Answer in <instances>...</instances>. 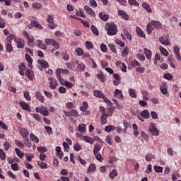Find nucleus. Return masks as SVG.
Instances as JSON below:
<instances>
[{
  "instance_id": "nucleus-1",
  "label": "nucleus",
  "mask_w": 181,
  "mask_h": 181,
  "mask_svg": "<svg viewBox=\"0 0 181 181\" xmlns=\"http://www.w3.org/2000/svg\"><path fill=\"white\" fill-rule=\"evenodd\" d=\"M105 29L109 36H115L118 33V27L114 23H106Z\"/></svg>"
},
{
  "instance_id": "nucleus-2",
  "label": "nucleus",
  "mask_w": 181,
  "mask_h": 181,
  "mask_svg": "<svg viewBox=\"0 0 181 181\" xmlns=\"http://www.w3.org/2000/svg\"><path fill=\"white\" fill-rule=\"evenodd\" d=\"M149 131L153 136H159V130L156 128L154 123L150 124Z\"/></svg>"
},
{
  "instance_id": "nucleus-3",
  "label": "nucleus",
  "mask_w": 181,
  "mask_h": 181,
  "mask_svg": "<svg viewBox=\"0 0 181 181\" xmlns=\"http://www.w3.org/2000/svg\"><path fill=\"white\" fill-rule=\"evenodd\" d=\"M18 131L23 138L26 139L29 136V132L28 131V129L18 127Z\"/></svg>"
},
{
  "instance_id": "nucleus-4",
  "label": "nucleus",
  "mask_w": 181,
  "mask_h": 181,
  "mask_svg": "<svg viewBox=\"0 0 181 181\" xmlns=\"http://www.w3.org/2000/svg\"><path fill=\"white\" fill-rule=\"evenodd\" d=\"M15 43H16L18 49H23L25 47V40L21 38H15Z\"/></svg>"
},
{
  "instance_id": "nucleus-5",
  "label": "nucleus",
  "mask_w": 181,
  "mask_h": 181,
  "mask_svg": "<svg viewBox=\"0 0 181 181\" xmlns=\"http://www.w3.org/2000/svg\"><path fill=\"white\" fill-rule=\"evenodd\" d=\"M113 77L115 79L113 81L114 86H118L121 83V77L118 73L113 74Z\"/></svg>"
},
{
  "instance_id": "nucleus-6",
  "label": "nucleus",
  "mask_w": 181,
  "mask_h": 181,
  "mask_svg": "<svg viewBox=\"0 0 181 181\" xmlns=\"http://www.w3.org/2000/svg\"><path fill=\"white\" fill-rule=\"evenodd\" d=\"M114 95L116 98H119V100H124V94H122V90L119 89H115Z\"/></svg>"
},
{
  "instance_id": "nucleus-7",
  "label": "nucleus",
  "mask_w": 181,
  "mask_h": 181,
  "mask_svg": "<svg viewBox=\"0 0 181 181\" xmlns=\"http://www.w3.org/2000/svg\"><path fill=\"white\" fill-rule=\"evenodd\" d=\"M84 11L88 13V15H90V16H93V18H95V13L88 6H85L83 7Z\"/></svg>"
},
{
  "instance_id": "nucleus-8",
  "label": "nucleus",
  "mask_w": 181,
  "mask_h": 181,
  "mask_svg": "<svg viewBox=\"0 0 181 181\" xmlns=\"http://www.w3.org/2000/svg\"><path fill=\"white\" fill-rule=\"evenodd\" d=\"M25 76H27L29 80H33L35 78V72L29 69H27Z\"/></svg>"
},
{
  "instance_id": "nucleus-9",
  "label": "nucleus",
  "mask_w": 181,
  "mask_h": 181,
  "mask_svg": "<svg viewBox=\"0 0 181 181\" xmlns=\"http://www.w3.org/2000/svg\"><path fill=\"white\" fill-rule=\"evenodd\" d=\"M174 54L178 62H181L180 49L178 47H174Z\"/></svg>"
},
{
  "instance_id": "nucleus-10",
  "label": "nucleus",
  "mask_w": 181,
  "mask_h": 181,
  "mask_svg": "<svg viewBox=\"0 0 181 181\" xmlns=\"http://www.w3.org/2000/svg\"><path fill=\"white\" fill-rule=\"evenodd\" d=\"M150 23H151L156 29H162V23L160 21L153 20Z\"/></svg>"
},
{
  "instance_id": "nucleus-11",
  "label": "nucleus",
  "mask_w": 181,
  "mask_h": 181,
  "mask_svg": "<svg viewBox=\"0 0 181 181\" xmlns=\"http://www.w3.org/2000/svg\"><path fill=\"white\" fill-rule=\"evenodd\" d=\"M19 104L21 107L23 108V110L30 112V106H29V104L26 103L24 101L19 102Z\"/></svg>"
},
{
  "instance_id": "nucleus-12",
  "label": "nucleus",
  "mask_w": 181,
  "mask_h": 181,
  "mask_svg": "<svg viewBox=\"0 0 181 181\" xmlns=\"http://www.w3.org/2000/svg\"><path fill=\"white\" fill-rule=\"evenodd\" d=\"M37 63L38 64H40V66H42L43 69H47V67H49V63L47 62H46V60L45 59H38L37 61Z\"/></svg>"
},
{
  "instance_id": "nucleus-13",
  "label": "nucleus",
  "mask_w": 181,
  "mask_h": 181,
  "mask_svg": "<svg viewBox=\"0 0 181 181\" xmlns=\"http://www.w3.org/2000/svg\"><path fill=\"white\" fill-rule=\"evenodd\" d=\"M136 35L137 36H139V37H142L143 39H145L146 35H145V33H144V30H142V29H141V28L139 27H136Z\"/></svg>"
},
{
  "instance_id": "nucleus-14",
  "label": "nucleus",
  "mask_w": 181,
  "mask_h": 181,
  "mask_svg": "<svg viewBox=\"0 0 181 181\" xmlns=\"http://www.w3.org/2000/svg\"><path fill=\"white\" fill-rule=\"evenodd\" d=\"M144 54L148 60H152V51L147 48H144Z\"/></svg>"
},
{
  "instance_id": "nucleus-15",
  "label": "nucleus",
  "mask_w": 181,
  "mask_h": 181,
  "mask_svg": "<svg viewBox=\"0 0 181 181\" xmlns=\"http://www.w3.org/2000/svg\"><path fill=\"white\" fill-rule=\"evenodd\" d=\"M118 15L119 16H122L124 21H128L129 19V16H128V14H127V13L122 10L118 11Z\"/></svg>"
},
{
  "instance_id": "nucleus-16",
  "label": "nucleus",
  "mask_w": 181,
  "mask_h": 181,
  "mask_svg": "<svg viewBox=\"0 0 181 181\" xmlns=\"http://www.w3.org/2000/svg\"><path fill=\"white\" fill-rule=\"evenodd\" d=\"M99 18L101 19V21H103L104 22H107L108 19H110V16L108 14H105L104 12L99 13Z\"/></svg>"
},
{
  "instance_id": "nucleus-17",
  "label": "nucleus",
  "mask_w": 181,
  "mask_h": 181,
  "mask_svg": "<svg viewBox=\"0 0 181 181\" xmlns=\"http://www.w3.org/2000/svg\"><path fill=\"white\" fill-rule=\"evenodd\" d=\"M159 42L162 44L164 45V46H169L170 45L169 43V41L168 40V38L165 37H161L159 38Z\"/></svg>"
},
{
  "instance_id": "nucleus-18",
  "label": "nucleus",
  "mask_w": 181,
  "mask_h": 181,
  "mask_svg": "<svg viewBox=\"0 0 181 181\" xmlns=\"http://www.w3.org/2000/svg\"><path fill=\"white\" fill-rule=\"evenodd\" d=\"M37 46L39 47V49H42V50H46V45L43 44V41L38 40H37Z\"/></svg>"
},
{
  "instance_id": "nucleus-19",
  "label": "nucleus",
  "mask_w": 181,
  "mask_h": 181,
  "mask_svg": "<svg viewBox=\"0 0 181 181\" xmlns=\"http://www.w3.org/2000/svg\"><path fill=\"white\" fill-rule=\"evenodd\" d=\"M140 115L146 119H148V118H149V111L146 109L141 112Z\"/></svg>"
},
{
  "instance_id": "nucleus-20",
  "label": "nucleus",
  "mask_w": 181,
  "mask_h": 181,
  "mask_svg": "<svg viewBox=\"0 0 181 181\" xmlns=\"http://www.w3.org/2000/svg\"><path fill=\"white\" fill-rule=\"evenodd\" d=\"M93 95L95 97H98V98H103L105 95L103 93V92L100 90H94Z\"/></svg>"
},
{
  "instance_id": "nucleus-21",
  "label": "nucleus",
  "mask_w": 181,
  "mask_h": 181,
  "mask_svg": "<svg viewBox=\"0 0 181 181\" xmlns=\"http://www.w3.org/2000/svg\"><path fill=\"white\" fill-rule=\"evenodd\" d=\"M159 49H160V52L161 54H163V56H165V57H168L169 56V52L163 47L160 46Z\"/></svg>"
},
{
  "instance_id": "nucleus-22",
  "label": "nucleus",
  "mask_w": 181,
  "mask_h": 181,
  "mask_svg": "<svg viewBox=\"0 0 181 181\" xmlns=\"http://www.w3.org/2000/svg\"><path fill=\"white\" fill-rule=\"evenodd\" d=\"M49 87L51 90H56L57 88V80L51 81L49 82Z\"/></svg>"
},
{
  "instance_id": "nucleus-23",
  "label": "nucleus",
  "mask_w": 181,
  "mask_h": 181,
  "mask_svg": "<svg viewBox=\"0 0 181 181\" xmlns=\"http://www.w3.org/2000/svg\"><path fill=\"white\" fill-rule=\"evenodd\" d=\"M142 7L146 11V12H148L151 13L152 12V8H151V6L148 3H143Z\"/></svg>"
},
{
  "instance_id": "nucleus-24",
  "label": "nucleus",
  "mask_w": 181,
  "mask_h": 181,
  "mask_svg": "<svg viewBox=\"0 0 181 181\" xmlns=\"http://www.w3.org/2000/svg\"><path fill=\"white\" fill-rule=\"evenodd\" d=\"M88 108V103H87V101H83V105L80 107L81 111H82L83 112H86Z\"/></svg>"
},
{
  "instance_id": "nucleus-25",
  "label": "nucleus",
  "mask_w": 181,
  "mask_h": 181,
  "mask_svg": "<svg viewBox=\"0 0 181 181\" xmlns=\"http://www.w3.org/2000/svg\"><path fill=\"white\" fill-rule=\"evenodd\" d=\"M109 116L110 115L108 113H106V114L102 115V117H101L102 125H105V124H107V119Z\"/></svg>"
},
{
  "instance_id": "nucleus-26",
  "label": "nucleus",
  "mask_w": 181,
  "mask_h": 181,
  "mask_svg": "<svg viewBox=\"0 0 181 181\" xmlns=\"http://www.w3.org/2000/svg\"><path fill=\"white\" fill-rule=\"evenodd\" d=\"M160 90L164 95L168 94V86L163 85L160 86Z\"/></svg>"
},
{
  "instance_id": "nucleus-27",
  "label": "nucleus",
  "mask_w": 181,
  "mask_h": 181,
  "mask_svg": "<svg viewBox=\"0 0 181 181\" xmlns=\"http://www.w3.org/2000/svg\"><path fill=\"white\" fill-rule=\"evenodd\" d=\"M97 77L98 78L100 79V81H102V83L105 82V75H104L103 71H100V73L97 74Z\"/></svg>"
},
{
  "instance_id": "nucleus-28",
  "label": "nucleus",
  "mask_w": 181,
  "mask_h": 181,
  "mask_svg": "<svg viewBox=\"0 0 181 181\" xmlns=\"http://www.w3.org/2000/svg\"><path fill=\"white\" fill-rule=\"evenodd\" d=\"M83 139L88 144H90V145H93V144H94V139H93V138L91 137H89L88 136H84Z\"/></svg>"
},
{
  "instance_id": "nucleus-29",
  "label": "nucleus",
  "mask_w": 181,
  "mask_h": 181,
  "mask_svg": "<svg viewBox=\"0 0 181 181\" xmlns=\"http://www.w3.org/2000/svg\"><path fill=\"white\" fill-rule=\"evenodd\" d=\"M156 158V156H155V155H153L152 153L146 154V160H147V162H151L152 159H155Z\"/></svg>"
},
{
  "instance_id": "nucleus-30",
  "label": "nucleus",
  "mask_w": 181,
  "mask_h": 181,
  "mask_svg": "<svg viewBox=\"0 0 181 181\" xmlns=\"http://www.w3.org/2000/svg\"><path fill=\"white\" fill-rule=\"evenodd\" d=\"M151 23H148L147 26H146V32L148 35H151L152 33V30H153V27H152Z\"/></svg>"
},
{
  "instance_id": "nucleus-31",
  "label": "nucleus",
  "mask_w": 181,
  "mask_h": 181,
  "mask_svg": "<svg viewBox=\"0 0 181 181\" xmlns=\"http://www.w3.org/2000/svg\"><path fill=\"white\" fill-rule=\"evenodd\" d=\"M90 29H91L93 35H95V36H98V35H100V33L98 32V30H97V27H95V25H92L90 26Z\"/></svg>"
},
{
  "instance_id": "nucleus-32",
  "label": "nucleus",
  "mask_w": 181,
  "mask_h": 181,
  "mask_svg": "<svg viewBox=\"0 0 181 181\" xmlns=\"http://www.w3.org/2000/svg\"><path fill=\"white\" fill-rule=\"evenodd\" d=\"M31 25L34 26V28H37L38 29H42L43 27L39 23V22L35 21H31Z\"/></svg>"
},
{
  "instance_id": "nucleus-33",
  "label": "nucleus",
  "mask_w": 181,
  "mask_h": 181,
  "mask_svg": "<svg viewBox=\"0 0 181 181\" xmlns=\"http://www.w3.org/2000/svg\"><path fill=\"white\" fill-rule=\"evenodd\" d=\"M129 94L132 98H136V92L135 89L130 88L129 91Z\"/></svg>"
},
{
  "instance_id": "nucleus-34",
  "label": "nucleus",
  "mask_w": 181,
  "mask_h": 181,
  "mask_svg": "<svg viewBox=\"0 0 181 181\" xmlns=\"http://www.w3.org/2000/svg\"><path fill=\"white\" fill-rule=\"evenodd\" d=\"M101 151V146L98 144L94 145L93 153H98Z\"/></svg>"
},
{
  "instance_id": "nucleus-35",
  "label": "nucleus",
  "mask_w": 181,
  "mask_h": 181,
  "mask_svg": "<svg viewBox=\"0 0 181 181\" xmlns=\"http://www.w3.org/2000/svg\"><path fill=\"white\" fill-rule=\"evenodd\" d=\"M30 138L31 141H33V142H35V144H39V138L35 136V134H33V133L30 134Z\"/></svg>"
},
{
  "instance_id": "nucleus-36",
  "label": "nucleus",
  "mask_w": 181,
  "mask_h": 181,
  "mask_svg": "<svg viewBox=\"0 0 181 181\" xmlns=\"http://www.w3.org/2000/svg\"><path fill=\"white\" fill-rule=\"evenodd\" d=\"M27 39L28 40V46H30V47H35V45H33V42H35V38L33 37H28Z\"/></svg>"
},
{
  "instance_id": "nucleus-37",
  "label": "nucleus",
  "mask_w": 181,
  "mask_h": 181,
  "mask_svg": "<svg viewBox=\"0 0 181 181\" xmlns=\"http://www.w3.org/2000/svg\"><path fill=\"white\" fill-rule=\"evenodd\" d=\"M118 175V172H117V170L113 169L112 172L110 173L109 177L110 179H114L115 176Z\"/></svg>"
},
{
  "instance_id": "nucleus-38",
  "label": "nucleus",
  "mask_w": 181,
  "mask_h": 181,
  "mask_svg": "<svg viewBox=\"0 0 181 181\" xmlns=\"http://www.w3.org/2000/svg\"><path fill=\"white\" fill-rule=\"evenodd\" d=\"M15 152H16L17 156H18V158H20V159H22V158H23L24 154H23V153H22V151H20L19 148H16Z\"/></svg>"
},
{
  "instance_id": "nucleus-39",
  "label": "nucleus",
  "mask_w": 181,
  "mask_h": 181,
  "mask_svg": "<svg viewBox=\"0 0 181 181\" xmlns=\"http://www.w3.org/2000/svg\"><path fill=\"white\" fill-rule=\"evenodd\" d=\"M105 132H110V131H115V126H105Z\"/></svg>"
},
{
  "instance_id": "nucleus-40",
  "label": "nucleus",
  "mask_w": 181,
  "mask_h": 181,
  "mask_svg": "<svg viewBox=\"0 0 181 181\" xmlns=\"http://www.w3.org/2000/svg\"><path fill=\"white\" fill-rule=\"evenodd\" d=\"M6 50L8 53H11V52L13 50V47H12V44H10V43L6 44Z\"/></svg>"
},
{
  "instance_id": "nucleus-41",
  "label": "nucleus",
  "mask_w": 181,
  "mask_h": 181,
  "mask_svg": "<svg viewBox=\"0 0 181 181\" xmlns=\"http://www.w3.org/2000/svg\"><path fill=\"white\" fill-rule=\"evenodd\" d=\"M95 169H97L96 167H95V164L91 163L89 165V167L87 170V172H95Z\"/></svg>"
},
{
  "instance_id": "nucleus-42",
  "label": "nucleus",
  "mask_w": 181,
  "mask_h": 181,
  "mask_svg": "<svg viewBox=\"0 0 181 181\" xmlns=\"http://www.w3.org/2000/svg\"><path fill=\"white\" fill-rule=\"evenodd\" d=\"M78 129L79 132H86V124H79L78 127Z\"/></svg>"
},
{
  "instance_id": "nucleus-43",
  "label": "nucleus",
  "mask_w": 181,
  "mask_h": 181,
  "mask_svg": "<svg viewBox=\"0 0 181 181\" xmlns=\"http://www.w3.org/2000/svg\"><path fill=\"white\" fill-rule=\"evenodd\" d=\"M85 45H86V49H88V50H90V49H93L94 47L93 42H91L90 41H86Z\"/></svg>"
},
{
  "instance_id": "nucleus-44",
  "label": "nucleus",
  "mask_w": 181,
  "mask_h": 181,
  "mask_svg": "<svg viewBox=\"0 0 181 181\" xmlns=\"http://www.w3.org/2000/svg\"><path fill=\"white\" fill-rule=\"evenodd\" d=\"M131 66L132 67H141V64L139 62L134 60L131 62Z\"/></svg>"
},
{
  "instance_id": "nucleus-45",
  "label": "nucleus",
  "mask_w": 181,
  "mask_h": 181,
  "mask_svg": "<svg viewBox=\"0 0 181 181\" xmlns=\"http://www.w3.org/2000/svg\"><path fill=\"white\" fill-rule=\"evenodd\" d=\"M15 40V39H16V37H15V35L13 34H11L8 37H7L6 40H7V43H10L12 44V40Z\"/></svg>"
},
{
  "instance_id": "nucleus-46",
  "label": "nucleus",
  "mask_w": 181,
  "mask_h": 181,
  "mask_svg": "<svg viewBox=\"0 0 181 181\" xmlns=\"http://www.w3.org/2000/svg\"><path fill=\"white\" fill-rule=\"evenodd\" d=\"M95 159H97V160H98L99 162H103V156H101V153H93Z\"/></svg>"
},
{
  "instance_id": "nucleus-47",
  "label": "nucleus",
  "mask_w": 181,
  "mask_h": 181,
  "mask_svg": "<svg viewBox=\"0 0 181 181\" xmlns=\"http://www.w3.org/2000/svg\"><path fill=\"white\" fill-rule=\"evenodd\" d=\"M37 165L40 166V168H41V169H47V163L43 161H41L40 163L38 162Z\"/></svg>"
},
{
  "instance_id": "nucleus-48",
  "label": "nucleus",
  "mask_w": 181,
  "mask_h": 181,
  "mask_svg": "<svg viewBox=\"0 0 181 181\" xmlns=\"http://www.w3.org/2000/svg\"><path fill=\"white\" fill-rule=\"evenodd\" d=\"M154 170L157 173H162L163 172V168L160 166L155 165Z\"/></svg>"
},
{
  "instance_id": "nucleus-49",
  "label": "nucleus",
  "mask_w": 181,
  "mask_h": 181,
  "mask_svg": "<svg viewBox=\"0 0 181 181\" xmlns=\"http://www.w3.org/2000/svg\"><path fill=\"white\" fill-rule=\"evenodd\" d=\"M76 160H78V162H80V163H81L83 165H87V161H86V160L83 159L80 156H78L76 157Z\"/></svg>"
},
{
  "instance_id": "nucleus-50",
  "label": "nucleus",
  "mask_w": 181,
  "mask_h": 181,
  "mask_svg": "<svg viewBox=\"0 0 181 181\" xmlns=\"http://www.w3.org/2000/svg\"><path fill=\"white\" fill-rule=\"evenodd\" d=\"M54 42V39H49V38L45 39V43L48 46H53Z\"/></svg>"
},
{
  "instance_id": "nucleus-51",
  "label": "nucleus",
  "mask_w": 181,
  "mask_h": 181,
  "mask_svg": "<svg viewBox=\"0 0 181 181\" xmlns=\"http://www.w3.org/2000/svg\"><path fill=\"white\" fill-rule=\"evenodd\" d=\"M24 98H25L27 101H30L32 100V98L29 95V92L28 90L24 91Z\"/></svg>"
},
{
  "instance_id": "nucleus-52",
  "label": "nucleus",
  "mask_w": 181,
  "mask_h": 181,
  "mask_svg": "<svg viewBox=\"0 0 181 181\" xmlns=\"http://www.w3.org/2000/svg\"><path fill=\"white\" fill-rule=\"evenodd\" d=\"M0 159L1 160H5L6 159V155L5 154V151L4 150L0 149Z\"/></svg>"
},
{
  "instance_id": "nucleus-53",
  "label": "nucleus",
  "mask_w": 181,
  "mask_h": 181,
  "mask_svg": "<svg viewBox=\"0 0 181 181\" xmlns=\"http://www.w3.org/2000/svg\"><path fill=\"white\" fill-rule=\"evenodd\" d=\"M41 114L44 115V117H47L49 115V110L47 108L42 107V110L41 111Z\"/></svg>"
},
{
  "instance_id": "nucleus-54",
  "label": "nucleus",
  "mask_w": 181,
  "mask_h": 181,
  "mask_svg": "<svg viewBox=\"0 0 181 181\" xmlns=\"http://www.w3.org/2000/svg\"><path fill=\"white\" fill-rule=\"evenodd\" d=\"M37 149L38 152H40L41 153H45V152H47V148L46 147L38 146Z\"/></svg>"
},
{
  "instance_id": "nucleus-55",
  "label": "nucleus",
  "mask_w": 181,
  "mask_h": 181,
  "mask_svg": "<svg viewBox=\"0 0 181 181\" xmlns=\"http://www.w3.org/2000/svg\"><path fill=\"white\" fill-rule=\"evenodd\" d=\"M129 53V49H128V47H125L124 50L122 52V57H125V56H128Z\"/></svg>"
},
{
  "instance_id": "nucleus-56",
  "label": "nucleus",
  "mask_w": 181,
  "mask_h": 181,
  "mask_svg": "<svg viewBox=\"0 0 181 181\" xmlns=\"http://www.w3.org/2000/svg\"><path fill=\"white\" fill-rule=\"evenodd\" d=\"M57 80H61L62 78V69H57L56 71Z\"/></svg>"
},
{
  "instance_id": "nucleus-57",
  "label": "nucleus",
  "mask_w": 181,
  "mask_h": 181,
  "mask_svg": "<svg viewBox=\"0 0 181 181\" xmlns=\"http://www.w3.org/2000/svg\"><path fill=\"white\" fill-rule=\"evenodd\" d=\"M76 63L78 64V69L81 71H84V70L86 69V65H84L83 64H78V61H76Z\"/></svg>"
},
{
  "instance_id": "nucleus-58",
  "label": "nucleus",
  "mask_w": 181,
  "mask_h": 181,
  "mask_svg": "<svg viewBox=\"0 0 181 181\" xmlns=\"http://www.w3.org/2000/svg\"><path fill=\"white\" fill-rule=\"evenodd\" d=\"M5 26H6V23H5V20L2 17H0V28L1 29H4Z\"/></svg>"
},
{
  "instance_id": "nucleus-59",
  "label": "nucleus",
  "mask_w": 181,
  "mask_h": 181,
  "mask_svg": "<svg viewBox=\"0 0 181 181\" xmlns=\"http://www.w3.org/2000/svg\"><path fill=\"white\" fill-rule=\"evenodd\" d=\"M76 53L77 54V56H83V54H84V51L83 49L78 47L76 49Z\"/></svg>"
},
{
  "instance_id": "nucleus-60",
  "label": "nucleus",
  "mask_w": 181,
  "mask_h": 181,
  "mask_svg": "<svg viewBox=\"0 0 181 181\" xmlns=\"http://www.w3.org/2000/svg\"><path fill=\"white\" fill-rule=\"evenodd\" d=\"M45 131H47L48 135H52V134H53V129H52V127L49 126H45Z\"/></svg>"
},
{
  "instance_id": "nucleus-61",
  "label": "nucleus",
  "mask_w": 181,
  "mask_h": 181,
  "mask_svg": "<svg viewBox=\"0 0 181 181\" xmlns=\"http://www.w3.org/2000/svg\"><path fill=\"white\" fill-rule=\"evenodd\" d=\"M136 57L140 62H145L146 60L145 55L142 54H137Z\"/></svg>"
},
{
  "instance_id": "nucleus-62",
  "label": "nucleus",
  "mask_w": 181,
  "mask_h": 181,
  "mask_svg": "<svg viewBox=\"0 0 181 181\" xmlns=\"http://www.w3.org/2000/svg\"><path fill=\"white\" fill-rule=\"evenodd\" d=\"M25 57L26 62H28L30 64H32L33 63V60H32V58L30 57V55H29L28 54H25Z\"/></svg>"
},
{
  "instance_id": "nucleus-63",
  "label": "nucleus",
  "mask_w": 181,
  "mask_h": 181,
  "mask_svg": "<svg viewBox=\"0 0 181 181\" xmlns=\"http://www.w3.org/2000/svg\"><path fill=\"white\" fill-rule=\"evenodd\" d=\"M129 5H134V6H139V3L136 0H128Z\"/></svg>"
},
{
  "instance_id": "nucleus-64",
  "label": "nucleus",
  "mask_w": 181,
  "mask_h": 181,
  "mask_svg": "<svg viewBox=\"0 0 181 181\" xmlns=\"http://www.w3.org/2000/svg\"><path fill=\"white\" fill-rule=\"evenodd\" d=\"M71 117H74L75 118H77V117H78V112L76 110L73 109L71 111Z\"/></svg>"
}]
</instances>
